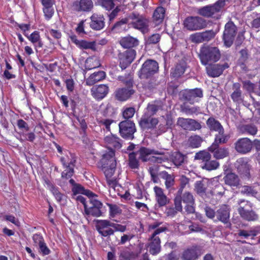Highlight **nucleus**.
Segmentation results:
<instances>
[{"mask_svg": "<svg viewBox=\"0 0 260 260\" xmlns=\"http://www.w3.org/2000/svg\"><path fill=\"white\" fill-rule=\"evenodd\" d=\"M199 57L203 65H207L209 62H216L220 58L219 50L215 47L203 46L200 51Z\"/></svg>", "mask_w": 260, "mask_h": 260, "instance_id": "nucleus-1", "label": "nucleus"}, {"mask_svg": "<svg viewBox=\"0 0 260 260\" xmlns=\"http://www.w3.org/2000/svg\"><path fill=\"white\" fill-rule=\"evenodd\" d=\"M114 155L115 152L110 151L108 153L103 154L100 161L102 170L106 178H111L115 172L116 162Z\"/></svg>", "mask_w": 260, "mask_h": 260, "instance_id": "nucleus-2", "label": "nucleus"}, {"mask_svg": "<svg viewBox=\"0 0 260 260\" xmlns=\"http://www.w3.org/2000/svg\"><path fill=\"white\" fill-rule=\"evenodd\" d=\"M167 230L166 226H162L154 231L149 236L147 247L149 248V251L151 254L156 255L160 252V239L158 235Z\"/></svg>", "mask_w": 260, "mask_h": 260, "instance_id": "nucleus-3", "label": "nucleus"}, {"mask_svg": "<svg viewBox=\"0 0 260 260\" xmlns=\"http://www.w3.org/2000/svg\"><path fill=\"white\" fill-rule=\"evenodd\" d=\"M122 23H128L134 28L140 30L142 33H147L149 30V20L142 15L133 14L126 20H122Z\"/></svg>", "mask_w": 260, "mask_h": 260, "instance_id": "nucleus-4", "label": "nucleus"}, {"mask_svg": "<svg viewBox=\"0 0 260 260\" xmlns=\"http://www.w3.org/2000/svg\"><path fill=\"white\" fill-rule=\"evenodd\" d=\"M225 5V0H219L214 5H208L200 8L198 13L205 17H210L219 12Z\"/></svg>", "mask_w": 260, "mask_h": 260, "instance_id": "nucleus-5", "label": "nucleus"}, {"mask_svg": "<svg viewBox=\"0 0 260 260\" xmlns=\"http://www.w3.org/2000/svg\"><path fill=\"white\" fill-rule=\"evenodd\" d=\"M89 203L88 205H85L84 212L87 215L99 217L101 215V208L102 204L96 199V196L94 194L89 199Z\"/></svg>", "mask_w": 260, "mask_h": 260, "instance_id": "nucleus-6", "label": "nucleus"}, {"mask_svg": "<svg viewBox=\"0 0 260 260\" xmlns=\"http://www.w3.org/2000/svg\"><path fill=\"white\" fill-rule=\"evenodd\" d=\"M158 69V63L152 60H148L143 64L139 72V77L141 79H147L156 73Z\"/></svg>", "mask_w": 260, "mask_h": 260, "instance_id": "nucleus-7", "label": "nucleus"}, {"mask_svg": "<svg viewBox=\"0 0 260 260\" xmlns=\"http://www.w3.org/2000/svg\"><path fill=\"white\" fill-rule=\"evenodd\" d=\"M207 25L206 20L198 16L188 17L184 22V27L191 31L203 29Z\"/></svg>", "mask_w": 260, "mask_h": 260, "instance_id": "nucleus-8", "label": "nucleus"}, {"mask_svg": "<svg viewBox=\"0 0 260 260\" xmlns=\"http://www.w3.org/2000/svg\"><path fill=\"white\" fill-rule=\"evenodd\" d=\"M119 133L124 138L132 139L134 138L133 135L136 131L134 122L130 120L123 121L119 123Z\"/></svg>", "mask_w": 260, "mask_h": 260, "instance_id": "nucleus-9", "label": "nucleus"}, {"mask_svg": "<svg viewBox=\"0 0 260 260\" xmlns=\"http://www.w3.org/2000/svg\"><path fill=\"white\" fill-rule=\"evenodd\" d=\"M235 166L239 175L242 178H249L251 166L246 158H240L235 164Z\"/></svg>", "mask_w": 260, "mask_h": 260, "instance_id": "nucleus-10", "label": "nucleus"}, {"mask_svg": "<svg viewBox=\"0 0 260 260\" xmlns=\"http://www.w3.org/2000/svg\"><path fill=\"white\" fill-rule=\"evenodd\" d=\"M236 30V26L232 22H229L225 24L223 39L226 46L229 47L233 44Z\"/></svg>", "mask_w": 260, "mask_h": 260, "instance_id": "nucleus-11", "label": "nucleus"}, {"mask_svg": "<svg viewBox=\"0 0 260 260\" xmlns=\"http://www.w3.org/2000/svg\"><path fill=\"white\" fill-rule=\"evenodd\" d=\"M96 228L99 234L104 237L113 235L114 233L112 222L108 220H98Z\"/></svg>", "mask_w": 260, "mask_h": 260, "instance_id": "nucleus-12", "label": "nucleus"}, {"mask_svg": "<svg viewBox=\"0 0 260 260\" xmlns=\"http://www.w3.org/2000/svg\"><path fill=\"white\" fill-rule=\"evenodd\" d=\"M177 124L183 129L188 131H196L201 128V124L196 120L180 117L178 119Z\"/></svg>", "mask_w": 260, "mask_h": 260, "instance_id": "nucleus-13", "label": "nucleus"}, {"mask_svg": "<svg viewBox=\"0 0 260 260\" xmlns=\"http://www.w3.org/2000/svg\"><path fill=\"white\" fill-rule=\"evenodd\" d=\"M91 94L97 101L103 99L109 92V87L106 84L93 86L90 89Z\"/></svg>", "mask_w": 260, "mask_h": 260, "instance_id": "nucleus-14", "label": "nucleus"}, {"mask_svg": "<svg viewBox=\"0 0 260 260\" xmlns=\"http://www.w3.org/2000/svg\"><path fill=\"white\" fill-rule=\"evenodd\" d=\"M181 190H178L174 199L175 208L168 207L165 211V213L168 216L173 217L178 212L181 211L182 207L181 205Z\"/></svg>", "mask_w": 260, "mask_h": 260, "instance_id": "nucleus-15", "label": "nucleus"}, {"mask_svg": "<svg viewBox=\"0 0 260 260\" xmlns=\"http://www.w3.org/2000/svg\"><path fill=\"white\" fill-rule=\"evenodd\" d=\"M136 52L135 50L131 49L125 51L119 56L120 66L122 69H125L130 64L135 58Z\"/></svg>", "mask_w": 260, "mask_h": 260, "instance_id": "nucleus-16", "label": "nucleus"}, {"mask_svg": "<svg viewBox=\"0 0 260 260\" xmlns=\"http://www.w3.org/2000/svg\"><path fill=\"white\" fill-rule=\"evenodd\" d=\"M252 146V142L247 138L240 139L235 143V149L237 151L243 154L249 152Z\"/></svg>", "mask_w": 260, "mask_h": 260, "instance_id": "nucleus-17", "label": "nucleus"}, {"mask_svg": "<svg viewBox=\"0 0 260 260\" xmlns=\"http://www.w3.org/2000/svg\"><path fill=\"white\" fill-rule=\"evenodd\" d=\"M158 122V120L157 118L144 115L139 121V125L143 129H149L155 127Z\"/></svg>", "mask_w": 260, "mask_h": 260, "instance_id": "nucleus-18", "label": "nucleus"}, {"mask_svg": "<svg viewBox=\"0 0 260 260\" xmlns=\"http://www.w3.org/2000/svg\"><path fill=\"white\" fill-rule=\"evenodd\" d=\"M104 141L108 150V151L106 153H108L110 151H112L114 152L112 148L118 149L121 147L119 139L113 135L111 134L106 136Z\"/></svg>", "mask_w": 260, "mask_h": 260, "instance_id": "nucleus-19", "label": "nucleus"}, {"mask_svg": "<svg viewBox=\"0 0 260 260\" xmlns=\"http://www.w3.org/2000/svg\"><path fill=\"white\" fill-rule=\"evenodd\" d=\"M74 9L77 11L89 12L93 7L92 0H80L73 3Z\"/></svg>", "mask_w": 260, "mask_h": 260, "instance_id": "nucleus-20", "label": "nucleus"}, {"mask_svg": "<svg viewBox=\"0 0 260 260\" xmlns=\"http://www.w3.org/2000/svg\"><path fill=\"white\" fill-rule=\"evenodd\" d=\"M90 27L94 30H99L104 28L105 19L102 15L94 13L90 17Z\"/></svg>", "mask_w": 260, "mask_h": 260, "instance_id": "nucleus-21", "label": "nucleus"}, {"mask_svg": "<svg viewBox=\"0 0 260 260\" xmlns=\"http://www.w3.org/2000/svg\"><path fill=\"white\" fill-rule=\"evenodd\" d=\"M227 64L220 65L219 64H211L206 67L207 74L212 77H216L219 76L223 71L228 68Z\"/></svg>", "mask_w": 260, "mask_h": 260, "instance_id": "nucleus-22", "label": "nucleus"}, {"mask_svg": "<svg viewBox=\"0 0 260 260\" xmlns=\"http://www.w3.org/2000/svg\"><path fill=\"white\" fill-rule=\"evenodd\" d=\"M60 160L63 165L66 169L62 172L61 176L65 179H69L71 178L73 174V166L75 162V160L73 158L70 161L67 160L64 157H61Z\"/></svg>", "mask_w": 260, "mask_h": 260, "instance_id": "nucleus-23", "label": "nucleus"}, {"mask_svg": "<svg viewBox=\"0 0 260 260\" xmlns=\"http://www.w3.org/2000/svg\"><path fill=\"white\" fill-rule=\"evenodd\" d=\"M200 254L199 247L195 246L185 250L182 254L181 258L184 260H196Z\"/></svg>", "mask_w": 260, "mask_h": 260, "instance_id": "nucleus-24", "label": "nucleus"}, {"mask_svg": "<svg viewBox=\"0 0 260 260\" xmlns=\"http://www.w3.org/2000/svg\"><path fill=\"white\" fill-rule=\"evenodd\" d=\"M209 150L213 153V156L216 159H222L226 157L229 154L228 149L225 148H219L216 143H213L209 147Z\"/></svg>", "mask_w": 260, "mask_h": 260, "instance_id": "nucleus-25", "label": "nucleus"}, {"mask_svg": "<svg viewBox=\"0 0 260 260\" xmlns=\"http://www.w3.org/2000/svg\"><path fill=\"white\" fill-rule=\"evenodd\" d=\"M183 202L186 204L185 207L186 211L188 213H192L194 212V199L192 194L189 192H185L182 197Z\"/></svg>", "mask_w": 260, "mask_h": 260, "instance_id": "nucleus-26", "label": "nucleus"}, {"mask_svg": "<svg viewBox=\"0 0 260 260\" xmlns=\"http://www.w3.org/2000/svg\"><path fill=\"white\" fill-rule=\"evenodd\" d=\"M153 190L155 193V199L159 206L166 205L168 203L169 200L164 193L163 189L156 186L154 187Z\"/></svg>", "mask_w": 260, "mask_h": 260, "instance_id": "nucleus-27", "label": "nucleus"}, {"mask_svg": "<svg viewBox=\"0 0 260 260\" xmlns=\"http://www.w3.org/2000/svg\"><path fill=\"white\" fill-rule=\"evenodd\" d=\"M216 216L218 220L221 221L223 223H228L230 217V211L226 205L222 206L217 210Z\"/></svg>", "mask_w": 260, "mask_h": 260, "instance_id": "nucleus-28", "label": "nucleus"}, {"mask_svg": "<svg viewBox=\"0 0 260 260\" xmlns=\"http://www.w3.org/2000/svg\"><path fill=\"white\" fill-rule=\"evenodd\" d=\"M152 160L156 163H162L170 158V154L165 150H154Z\"/></svg>", "mask_w": 260, "mask_h": 260, "instance_id": "nucleus-29", "label": "nucleus"}, {"mask_svg": "<svg viewBox=\"0 0 260 260\" xmlns=\"http://www.w3.org/2000/svg\"><path fill=\"white\" fill-rule=\"evenodd\" d=\"M106 74L104 71L95 72L90 75L86 80V84L88 86H91L105 79Z\"/></svg>", "mask_w": 260, "mask_h": 260, "instance_id": "nucleus-30", "label": "nucleus"}, {"mask_svg": "<svg viewBox=\"0 0 260 260\" xmlns=\"http://www.w3.org/2000/svg\"><path fill=\"white\" fill-rule=\"evenodd\" d=\"M185 99L190 103H193L197 98L203 96V92L201 89L196 88L186 91L184 93Z\"/></svg>", "mask_w": 260, "mask_h": 260, "instance_id": "nucleus-31", "label": "nucleus"}, {"mask_svg": "<svg viewBox=\"0 0 260 260\" xmlns=\"http://www.w3.org/2000/svg\"><path fill=\"white\" fill-rule=\"evenodd\" d=\"M120 44L124 48H129L138 45L139 41L135 38L127 36L122 38L119 41Z\"/></svg>", "mask_w": 260, "mask_h": 260, "instance_id": "nucleus-32", "label": "nucleus"}, {"mask_svg": "<svg viewBox=\"0 0 260 260\" xmlns=\"http://www.w3.org/2000/svg\"><path fill=\"white\" fill-rule=\"evenodd\" d=\"M233 91L231 94L233 101L237 103H240L243 101L242 91L240 90V84L238 83H234L233 86Z\"/></svg>", "mask_w": 260, "mask_h": 260, "instance_id": "nucleus-33", "label": "nucleus"}, {"mask_svg": "<svg viewBox=\"0 0 260 260\" xmlns=\"http://www.w3.org/2000/svg\"><path fill=\"white\" fill-rule=\"evenodd\" d=\"M26 37L36 48H42L43 47V43L39 31H35L30 35H28Z\"/></svg>", "mask_w": 260, "mask_h": 260, "instance_id": "nucleus-34", "label": "nucleus"}, {"mask_svg": "<svg viewBox=\"0 0 260 260\" xmlns=\"http://www.w3.org/2000/svg\"><path fill=\"white\" fill-rule=\"evenodd\" d=\"M207 125L211 131L218 132L221 134L223 131V128L220 122L214 118L210 117L207 121Z\"/></svg>", "mask_w": 260, "mask_h": 260, "instance_id": "nucleus-35", "label": "nucleus"}, {"mask_svg": "<svg viewBox=\"0 0 260 260\" xmlns=\"http://www.w3.org/2000/svg\"><path fill=\"white\" fill-rule=\"evenodd\" d=\"M154 150L148 149L145 147H142L138 152L139 155V157L143 161L149 160L154 155Z\"/></svg>", "mask_w": 260, "mask_h": 260, "instance_id": "nucleus-36", "label": "nucleus"}, {"mask_svg": "<svg viewBox=\"0 0 260 260\" xmlns=\"http://www.w3.org/2000/svg\"><path fill=\"white\" fill-rule=\"evenodd\" d=\"M226 184L231 187H238L240 185L239 179L234 173H229L223 178Z\"/></svg>", "mask_w": 260, "mask_h": 260, "instance_id": "nucleus-37", "label": "nucleus"}, {"mask_svg": "<svg viewBox=\"0 0 260 260\" xmlns=\"http://www.w3.org/2000/svg\"><path fill=\"white\" fill-rule=\"evenodd\" d=\"M238 211L241 217L248 221L255 220L258 218L257 215L252 211H248L244 207H240L238 209Z\"/></svg>", "mask_w": 260, "mask_h": 260, "instance_id": "nucleus-38", "label": "nucleus"}, {"mask_svg": "<svg viewBox=\"0 0 260 260\" xmlns=\"http://www.w3.org/2000/svg\"><path fill=\"white\" fill-rule=\"evenodd\" d=\"M134 93V91L130 88H121L116 92V96L120 101H125Z\"/></svg>", "mask_w": 260, "mask_h": 260, "instance_id": "nucleus-39", "label": "nucleus"}, {"mask_svg": "<svg viewBox=\"0 0 260 260\" xmlns=\"http://www.w3.org/2000/svg\"><path fill=\"white\" fill-rule=\"evenodd\" d=\"M165 10L162 7H158L153 13V21L156 25L161 23L165 17Z\"/></svg>", "mask_w": 260, "mask_h": 260, "instance_id": "nucleus-40", "label": "nucleus"}, {"mask_svg": "<svg viewBox=\"0 0 260 260\" xmlns=\"http://www.w3.org/2000/svg\"><path fill=\"white\" fill-rule=\"evenodd\" d=\"M100 65V59L96 56H91L87 58L85 63V68L88 70L98 68Z\"/></svg>", "mask_w": 260, "mask_h": 260, "instance_id": "nucleus-41", "label": "nucleus"}, {"mask_svg": "<svg viewBox=\"0 0 260 260\" xmlns=\"http://www.w3.org/2000/svg\"><path fill=\"white\" fill-rule=\"evenodd\" d=\"M74 197L78 196V194H84L89 197V199L92 197L94 194L88 190H85L81 185L79 184H75L72 188Z\"/></svg>", "mask_w": 260, "mask_h": 260, "instance_id": "nucleus-42", "label": "nucleus"}, {"mask_svg": "<svg viewBox=\"0 0 260 260\" xmlns=\"http://www.w3.org/2000/svg\"><path fill=\"white\" fill-rule=\"evenodd\" d=\"M161 107V103L160 102H156L153 103L149 104L147 106L146 111L144 115L151 116L155 114Z\"/></svg>", "mask_w": 260, "mask_h": 260, "instance_id": "nucleus-43", "label": "nucleus"}, {"mask_svg": "<svg viewBox=\"0 0 260 260\" xmlns=\"http://www.w3.org/2000/svg\"><path fill=\"white\" fill-rule=\"evenodd\" d=\"M202 142V139L198 135H193L190 137L188 140V145L192 148H198Z\"/></svg>", "mask_w": 260, "mask_h": 260, "instance_id": "nucleus-44", "label": "nucleus"}, {"mask_svg": "<svg viewBox=\"0 0 260 260\" xmlns=\"http://www.w3.org/2000/svg\"><path fill=\"white\" fill-rule=\"evenodd\" d=\"M219 166V162L216 160H208L202 166V168L208 171L215 170Z\"/></svg>", "mask_w": 260, "mask_h": 260, "instance_id": "nucleus-45", "label": "nucleus"}, {"mask_svg": "<svg viewBox=\"0 0 260 260\" xmlns=\"http://www.w3.org/2000/svg\"><path fill=\"white\" fill-rule=\"evenodd\" d=\"M194 158L196 159H200L203 160L204 162H206L208 160H209L211 158L210 154L206 151H200V152L197 153L195 155Z\"/></svg>", "mask_w": 260, "mask_h": 260, "instance_id": "nucleus-46", "label": "nucleus"}, {"mask_svg": "<svg viewBox=\"0 0 260 260\" xmlns=\"http://www.w3.org/2000/svg\"><path fill=\"white\" fill-rule=\"evenodd\" d=\"M53 4H49V5H43L44 7L43 12L44 15L47 19H50L53 13L54 9L52 7Z\"/></svg>", "mask_w": 260, "mask_h": 260, "instance_id": "nucleus-47", "label": "nucleus"}, {"mask_svg": "<svg viewBox=\"0 0 260 260\" xmlns=\"http://www.w3.org/2000/svg\"><path fill=\"white\" fill-rule=\"evenodd\" d=\"M109 208L110 215L112 217H114L116 215L120 214L121 213V210L120 207L115 204H107Z\"/></svg>", "mask_w": 260, "mask_h": 260, "instance_id": "nucleus-48", "label": "nucleus"}, {"mask_svg": "<svg viewBox=\"0 0 260 260\" xmlns=\"http://www.w3.org/2000/svg\"><path fill=\"white\" fill-rule=\"evenodd\" d=\"M162 178L165 180V185L167 189L171 187L174 183V177L167 172L162 173Z\"/></svg>", "mask_w": 260, "mask_h": 260, "instance_id": "nucleus-49", "label": "nucleus"}, {"mask_svg": "<svg viewBox=\"0 0 260 260\" xmlns=\"http://www.w3.org/2000/svg\"><path fill=\"white\" fill-rule=\"evenodd\" d=\"M242 128L243 133L251 135H255L257 131V128L254 125L251 124L244 125Z\"/></svg>", "mask_w": 260, "mask_h": 260, "instance_id": "nucleus-50", "label": "nucleus"}, {"mask_svg": "<svg viewBox=\"0 0 260 260\" xmlns=\"http://www.w3.org/2000/svg\"><path fill=\"white\" fill-rule=\"evenodd\" d=\"M48 187L49 188V189L52 192V193L54 196L55 198H56V200L58 202H60L63 198H64V196L62 195L57 189V188L54 187L53 185L51 184H49L48 185Z\"/></svg>", "mask_w": 260, "mask_h": 260, "instance_id": "nucleus-51", "label": "nucleus"}, {"mask_svg": "<svg viewBox=\"0 0 260 260\" xmlns=\"http://www.w3.org/2000/svg\"><path fill=\"white\" fill-rule=\"evenodd\" d=\"M78 47L82 49H94L95 43L94 42H88L84 40H81Z\"/></svg>", "mask_w": 260, "mask_h": 260, "instance_id": "nucleus-52", "label": "nucleus"}, {"mask_svg": "<svg viewBox=\"0 0 260 260\" xmlns=\"http://www.w3.org/2000/svg\"><path fill=\"white\" fill-rule=\"evenodd\" d=\"M98 3L107 10H111L114 6L112 0H98Z\"/></svg>", "mask_w": 260, "mask_h": 260, "instance_id": "nucleus-53", "label": "nucleus"}, {"mask_svg": "<svg viewBox=\"0 0 260 260\" xmlns=\"http://www.w3.org/2000/svg\"><path fill=\"white\" fill-rule=\"evenodd\" d=\"M185 71V68L183 66L178 64L176 66L173 71L171 72L172 75L175 78H177L181 76Z\"/></svg>", "mask_w": 260, "mask_h": 260, "instance_id": "nucleus-54", "label": "nucleus"}, {"mask_svg": "<svg viewBox=\"0 0 260 260\" xmlns=\"http://www.w3.org/2000/svg\"><path fill=\"white\" fill-rule=\"evenodd\" d=\"M229 139L228 136L224 135V131L221 134H218L216 135L215 141L213 143H216L217 145L219 144L225 143Z\"/></svg>", "mask_w": 260, "mask_h": 260, "instance_id": "nucleus-55", "label": "nucleus"}, {"mask_svg": "<svg viewBox=\"0 0 260 260\" xmlns=\"http://www.w3.org/2000/svg\"><path fill=\"white\" fill-rule=\"evenodd\" d=\"M129 166L132 169L138 167V161L136 158V154L134 152L129 154Z\"/></svg>", "mask_w": 260, "mask_h": 260, "instance_id": "nucleus-56", "label": "nucleus"}, {"mask_svg": "<svg viewBox=\"0 0 260 260\" xmlns=\"http://www.w3.org/2000/svg\"><path fill=\"white\" fill-rule=\"evenodd\" d=\"M184 160V156L180 153H176L173 155V161L176 166H180Z\"/></svg>", "mask_w": 260, "mask_h": 260, "instance_id": "nucleus-57", "label": "nucleus"}, {"mask_svg": "<svg viewBox=\"0 0 260 260\" xmlns=\"http://www.w3.org/2000/svg\"><path fill=\"white\" fill-rule=\"evenodd\" d=\"M190 40L193 43H200L203 42L201 32H196L190 36Z\"/></svg>", "mask_w": 260, "mask_h": 260, "instance_id": "nucleus-58", "label": "nucleus"}, {"mask_svg": "<svg viewBox=\"0 0 260 260\" xmlns=\"http://www.w3.org/2000/svg\"><path fill=\"white\" fill-rule=\"evenodd\" d=\"M135 112L134 108H126L123 112V116L125 119H129L134 116Z\"/></svg>", "mask_w": 260, "mask_h": 260, "instance_id": "nucleus-59", "label": "nucleus"}, {"mask_svg": "<svg viewBox=\"0 0 260 260\" xmlns=\"http://www.w3.org/2000/svg\"><path fill=\"white\" fill-rule=\"evenodd\" d=\"M203 42L208 41L214 38L215 34L212 30L205 31L201 32Z\"/></svg>", "mask_w": 260, "mask_h": 260, "instance_id": "nucleus-60", "label": "nucleus"}, {"mask_svg": "<svg viewBox=\"0 0 260 260\" xmlns=\"http://www.w3.org/2000/svg\"><path fill=\"white\" fill-rule=\"evenodd\" d=\"M257 235V232L255 231H245V230H241L239 233V235L240 236H243L245 238H247L250 236L254 237Z\"/></svg>", "mask_w": 260, "mask_h": 260, "instance_id": "nucleus-61", "label": "nucleus"}, {"mask_svg": "<svg viewBox=\"0 0 260 260\" xmlns=\"http://www.w3.org/2000/svg\"><path fill=\"white\" fill-rule=\"evenodd\" d=\"M160 39V35L158 34H155L149 37L147 40V43L149 44H156Z\"/></svg>", "mask_w": 260, "mask_h": 260, "instance_id": "nucleus-62", "label": "nucleus"}, {"mask_svg": "<svg viewBox=\"0 0 260 260\" xmlns=\"http://www.w3.org/2000/svg\"><path fill=\"white\" fill-rule=\"evenodd\" d=\"M244 87L249 91H252L256 93V92L255 90H258V88L249 81L245 82L244 84Z\"/></svg>", "mask_w": 260, "mask_h": 260, "instance_id": "nucleus-63", "label": "nucleus"}, {"mask_svg": "<svg viewBox=\"0 0 260 260\" xmlns=\"http://www.w3.org/2000/svg\"><path fill=\"white\" fill-rule=\"evenodd\" d=\"M195 189L198 193H202L205 192L206 187L202 182L197 181L195 184Z\"/></svg>", "mask_w": 260, "mask_h": 260, "instance_id": "nucleus-64", "label": "nucleus"}]
</instances>
